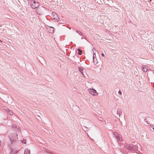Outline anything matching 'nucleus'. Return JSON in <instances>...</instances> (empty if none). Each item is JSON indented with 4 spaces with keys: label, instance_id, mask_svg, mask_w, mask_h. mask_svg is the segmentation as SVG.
I'll list each match as a JSON object with an SVG mask.
<instances>
[{
    "label": "nucleus",
    "instance_id": "obj_1",
    "mask_svg": "<svg viewBox=\"0 0 154 154\" xmlns=\"http://www.w3.org/2000/svg\"><path fill=\"white\" fill-rule=\"evenodd\" d=\"M8 137L11 142H15L18 139L17 135L16 133L10 134L8 135Z\"/></svg>",
    "mask_w": 154,
    "mask_h": 154
},
{
    "label": "nucleus",
    "instance_id": "obj_2",
    "mask_svg": "<svg viewBox=\"0 0 154 154\" xmlns=\"http://www.w3.org/2000/svg\"><path fill=\"white\" fill-rule=\"evenodd\" d=\"M126 149H127L133 151H136L137 150V146L132 144H128Z\"/></svg>",
    "mask_w": 154,
    "mask_h": 154
},
{
    "label": "nucleus",
    "instance_id": "obj_3",
    "mask_svg": "<svg viewBox=\"0 0 154 154\" xmlns=\"http://www.w3.org/2000/svg\"><path fill=\"white\" fill-rule=\"evenodd\" d=\"M45 10V8L43 6L38 8L36 9V12L39 15L42 14Z\"/></svg>",
    "mask_w": 154,
    "mask_h": 154
},
{
    "label": "nucleus",
    "instance_id": "obj_4",
    "mask_svg": "<svg viewBox=\"0 0 154 154\" xmlns=\"http://www.w3.org/2000/svg\"><path fill=\"white\" fill-rule=\"evenodd\" d=\"M30 5L32 9H35L38 7L39 5V3L35 1H34L32 3L30 2Z\"/></svg>",
    "mask_w": 154,
    "mask_h": 154
},
{
    "label": "nucleus",
    "instance_id": "obj_5",
    "mask_svg": "<svg viewBox=\"0 0 154 154\" xmlns=\"http://www.w3.org/2000/svg\"><path fill=\"white\" fill-rule=\"evenodd\" d=\"M12 130L16 132L17 134L19 133L20 132V129L19 127L17 126L16 125H13L12 126Z\"/></svg>",
    "mask_w": 154,
    "mask_h": 154
},
{
    "label": "nucleus",
    "instance_id": "obj_6",
    "mask_svg": "<svg viewBox=\"0 0 154 154\" xmlns=\"http://www.w3.org/2000/svg\"><path fill=\"white\" fill-rule=\"evenodd\" d=\"M12 130L16 132L17 134L19 133L20 132V129L19 127L17 126L16 125H13L12 126Z\"/></svg>",
    "mask_w": 154,
    "mask_h": 154
},
{
    "label": "nucleus",
    "instance_id": "obj_7",
    "mask_svg": "<svg viewBox=\"0 0 154 154\" xmlns=\"http://www.w3.org/2000/svg\"><path fill=\"white\" fill-rule=\"evenodd\" d=\"M12 130L16 132L17 134L19 133L20 132V129L19 127L17 126L16 125H13L12 126Z\"/></svg>",
    "mask_w": 154,
    "mask_h": 154
},
{
    "label": "nucleus",
    "instance_id": "obj_8",
    "mask_svg": "<svg viewBox=\"0 0 154 154\" xmlns=\"http://www.w3.org/2000/svg\"><path fill=\"white\" fill-rule=\"evenodd\" d=\"M88 91L91 94L93 95L96 96L97 95L96 91L93 88L89 89Z\"/></svg>",
    "mask_w": 154,
    "mask_h": 154
},
{
    "label": "nucleus",
    "instance_id": "obj_9",
    "mask_svg": "<svg viewBox=\"0 0 154 154\" xmlns=\"http://www.w3.org/2000/svg\"><path fill=\"white\" fill-rule=\"evenodd\" d=\"M53 19H54L57 22H58L59 20V17L55 13H53L52 14Z\"/></svg>",
    "mask_w": 154,
    "mask_h": 154
},
{
    "label": "nucleus",
    "instance_id": "obj_10",
    "mask_svg": "<svg viewBox=\"0 0 154 154\" xmlns=\"http://www.w3.org/2000/svg\"><path fill=\"white\" fill-rule=\"evenodd\" d=\"M114 134L115 135L116 139L121 141H122V138H120L119 136V135L118 133L115 132L114 133Z\"/></svg>",
    "mask_w": 154,
    "mask_h": 154
},
{
    "label": "nucleus",
    "instance_id": "obj_11",
    "mask_svg": "<svg viewBox=\"0 0 154 154\" xmlns=\"http://www.w3.org/2000/svg\"><path fill=\"white\" fill-rule=\"evenodd\" d=\"M122 112L120 109H118L117 110V114L119 117L120 115H122Z\"/></svg>",
    "mask_w": 154,
    "mask_h": 154
},
{
    "label": "nucleus",
    "instance_id": "obj_12",
    "mask_svg": "<svg viewBox=\"0 0 154 154\" xmlns=\"http://www.w3.org/2000/svg\"><path fill=\"white\" fill-rule=\"evenodd\" d=\"M17 152V150L14 149L11 150L10 154H16Z\"/></svg>",
    "mask_w": 154,
    "mask_h": 154
},
{
    "label": "nucleus",
    "instance_id": "obj_13",
    "mask_svg": "<svg viewBox=\"0 0 154 154\" xmlns=\"http://www.w3.org/2000/svg\"><path fill=\"white\" fill-rule=\"evenodd\" d=\"M30 150L28 149H26L24 152V154H30Z\"/></svg>",
    "mask_w": 154,
    "mask_h": 154
},
{
    "label": "nucleus",
    "instance_id": "obj_14",
    "mask_svg": "<svg viewBox=\"0 0 154 154\" xmlns=\"http://www.w3.org/2000/svg\"><path fill=\"white\" fill-rule=\"evenodd\" d=\"M79 70L80 71V72L84 76L83 74V68L82 66L79 67Z\"/></svg>",
    "mask_w": 154,
    "mask_h": 154
},
{
    "label": "nucleus",
    "instance_id": "obj_15",
    "mask_svg": "<svg viewBox=\"0 0 154 154\" xmlns=\"http://www.w3.org/2000/svg\"><path fill=\"white\" fill-rule=\"evenodd\" d=\"M3 109L7 112H8L10 111V109L6 107H4Z\"/></svg>",
    "mask_w": 154,
    "mask_h": 154
},
{
    "label": "nucleus",
    "instance_id": "obj_16",
    "mask_svg": "<svg viewBox=\"0 0 154 154\" xmlns=\"http://www.w3.org/2000/svg\"><path fill=\"white\" fill-rule=\"evenodd\" d=\"M145 67V65H143L142 66V70L144 72H146L147 70V69Z\"/></svg>",
    "mask_w": 154,
    "mask_h": 154
},
{
    "label": "nucleus",
    "instance_id": "obj_17",
    "mask_svg": "<svg viewBox=\"0 0 154 154\" xmlns=\"http://www.w3.org/2000/svg\"><path fill=\"white\" fill-rule=\"evenodd\" d=\"M84 122L85 124H87V123H90L91 122L89 120L85 119L84 120Z\"/></svg>",
    "mask_w": 154,
    "mask_h": 154
},
{
    "label": "nucleus",
    "instance_id": "obj_18",
    "mask_svg": "<svg viewBox=\"0 0 154 154\" xmlns=\"http://www.w3.org/2000/svg\"><path fill=\"white\" fill-rule=\"evenodd\" d=\"M77 51H79L78 54L79 55H81L82 54V51L79 48H78L77 49Z\"/></svg>",
    "mask_w": 154,
    "mask_h": 154
},
{
    "label": "nucleus",
    "instance_id": "obj_19",
    "mask_svg": "<svg viewBox=\"0 0 154 154\" xmlns=\"http://www.w3.org/2000/svg\"><path fill=\"white\" fill-rule=\"evenodd\" d=\"M50 29L51 28L52 29V30L50 29V30L49 31V32L50 33H53L54 31V28L53 27H50Z\"/></svg>",
    "mask_w": 154,
    "mask_h": 154
},
{
    "label": "nucleus",
    "instance_id": "obj_20",
    "mask_svg": "<svg viewBox=\"0 0 154 154\" xmlns=\"http://www.w3.org/2000/svg\"><path fill=\"white\" fill-rule=\"evenodd\" d=\"M76 32H77V33H78L79 35H82V32L80 31H79V30H76Z\"/></svg>",
    "mask_w": 154,
    "mask_h": 154
},
{
    "label": "nucleus",
    "instance_id": "obj_21",
    "mask_svg": "<svg viewBox=\"0 0 154 154\" xmlns=\"http://www.w3.org/2000/svg\"><path fill=\"white\" fill-rule=\"evenodd\" d=\"M95 56L96 57V54L94 53L93 56V62L94 63L95 62V60H94Z\"/></svg>",
    "mask_w": 154,
    "mask_h": 154
},
{
    "label": "nucleus",
    "instance_id": "obj_22",
    "mask_svg": "<svg viewBox=\"0 0 154 154\" xmlns=\"http://www.w3.org/2000/svg\"><path fill=\"white\" fill-rule=\"evenodd\" d=\"M83 127H84L83 130H84L85 131L88 130V128H87V127H86V126H84Z\"/></svg>",
    "mask_w": 154,
    "mask_h": 154
},
{
    "label": "nucleus",
    "instance_id": "obj_23",
    "mask_svg": "<svg viewBox=\"0 0 154 154\" xmlns=\"http://www.w3.org/2000/svg\"><path fill=\"white\" fill-rule=\"evenodd\" d=\"M34 1H35L34 0H29L28 2L29 3L31 2L32 3Z\"/></svg>",
    "mask_w": 154,
    "mask_h": 154
},
{
    "label": "nucleus",
    "instance_id": "obj_24",
    "mask_svg": "<svg viewBox=\"0 0 154 154\" xmlns=\"http://www.w3.org/2000/svg\"><path fill=\"white\" fill-rule=\"evenodd\" d=\"M9 114L11 115H12L13 114L12 112L10 111H9Z\"/></svg>",
    "mask_w": 154,
    "mask_h": 154
},
{
    "label": "nucleus",
    "instance_id": "obj_25",
    "mask_svg": "<svg viewBox=\"0 0 154 154\" xmlns=\"http://www.w3.org/2000/svg\"><path fill=\"white\" fill-rule=\"evenodd\" d=\"M22 143H26V140H23L22 141H21Z\"/></svg>",
    "mask_w": 154,
    "mask_h": 154
},
{
    "label": "nucleus",
    "instance_id": "obj_26",
    "mask_svg": "<svg viewBox=\"0 0 154 154\" xmlns=\"http://www.w3.org/2000/svg\"><path fill=\"white\" fill-rule=\"evenodd\" d=\"M118 93H119V95H121V94H122V92H121V91L120 90H119V91H118Z\"/></svg>",
    "mask_w": 154,
    "mask_h": 154
},
{
    "label": "nucleus",
    "instance_id": "obj_27",
    "mask_svg": "<svg viewBox=\"0 0 154 154\" xmlns=\"http://www.w3.org/2000/svg\"><path fill=\"white\" fill-rule=\"evenodd\" d=\"M101 55L103 57H105V55L103 54V53H102L101 54Z\"/></svg>",
    "mask_w": 154,
    "mask_h": 154
},
{
    "label": "nucleus",
    "instance_id": "obj_28",
    "mask_svg": "<svg viewBox=\"0 0 154 154\" xmlns=\"http://www.w3.org/2000/svg\"><path fill=\"white\" fill-rule=\"evenodd\" d=\"M151 127L152 128V129L154 130V127L153 125H152V126H151Z\"/></svg>",
    "mask_w": 154,
    "mask_h": 154
},
{
    "label": "nucleus",
    "instance_id": "obj_29",
    "mask_svg": "<svg viewBox=\"0 0 154 154\" xmlns=\"http://www.w3.org/2000/svg\"><path fill=\"white\" fill-rule=\"evenodd\" d=\"M0 41L1 42H2L0 40Z\"/></svg>",
    "mask_w": 154,
    "mask_h": 154
}]
</instances>
